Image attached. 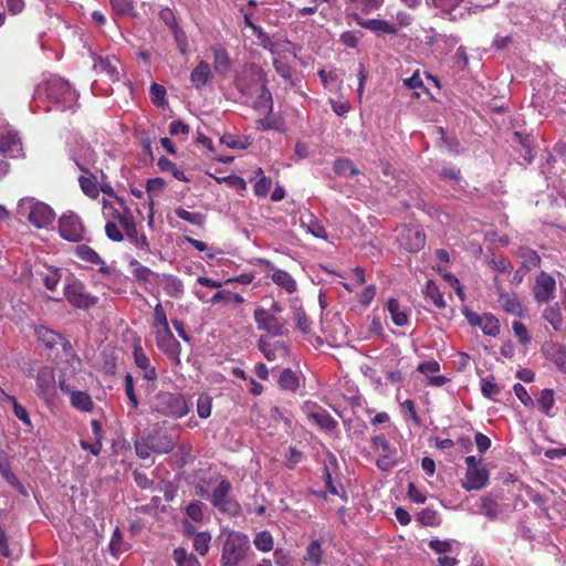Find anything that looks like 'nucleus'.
Instances as JSON below:
<instances>
[{"instance_id":"obj_1","label":"nucleus","mask_w":566,"mask_h":566,"mask_svg":"<svg viewBox=\"0 0 566 566\" xmlns=\"http://www.w3.org/2000/svg\"><path fill=\"white\" fill-rule=\"evenodd\" d=\"M115 203L104 200L103 217L106 220L105 234L113 242H122L124 240L123 228L128 226L135 218L132 210L126 206L124 199L116 197Z\"/></svg>"},{"instance_id":"obj_2","label":"nucleus","mask_w":566,"mask_h":566,"mask_svg":"<svg viewBox=\"0 0 566 566\" xmlns=\"http://www.w3.org/2000/svg\"><path fill=\"white\" fill-rule=\"evenodd\" d=\"M18 213L25 217L38 229L48 228L55 219L54 210L34 198H23L19 201Z\"/></svg>"},{"instance_id":"obj_3","label":"nucleus","mask_w":566,"mask_h":566,"mask_svg":"<svg viewBox=\"0 0 566 566\" xmlns=\"http://www.w3.org/2000/svg\"><path fill=\"white\" fill-rule=\"evenodd\" d=\"M250 549V539L247 535L231 531L222 544L220 566H238Z\"/></svg>"},{"instance_id":"obj_4","label":"nucleus","mask_w":566,"mask_h":566,"mask_svg":"<svg viewBox=\"0 0 566 566\" xmlns=\"http://www.w3.org/2000/svg\"><path fill=\"white\" fill-rule=\"evenodd\" d=\"M39 91H43L50 102L62 105L63 109H71L76 105V91L62 77H50Z\"/></svg>"},{"instance_id":"obj_5","label":"nucleus","mask_w":566,"mask_h":566,"mask_svg":"<svg viewBox=\"0 0 566 566\" xmlns=\"http://www.w3.org/2000/svg\"><path fill=\"white\" fill-rule=\"evenodd\" d=\"M265 83L264 73L260 66L254 63H247L235 75L234 86L245 96L253 97L258 93V87Z\"/></svg>"},{"instance_id":"obj_6","label":"nucleus","mask_w":566,"mask_h":566,"mask_svg":"<svg viewBox=\"0 0 566 566\" xmlns=\"http://www.w3.org/2000/svg\"><path fill=\"white\" fill-rule=\"evenodd\" d=\"M154 410L166 417L179 419L189 412V405L180 394L159 392L154 401Z\"/></svg>"},{"instance_id":"obj_7","label":"nucleus","mask_w":566,"mask_h":566,"mask_svg":"<svg viewBox=\"0 0 566 566\" xmlns=\"http://www.w3.org/2000/svg\"><path fill=\"white\" fill-rule=\"evenodd\" d=\"M396 241L407 252L417 253L426 244V233L420 226L401 224L396 228Z\"/></svg>"},{"instance_id":"obj_8","label":"nucleus","mask_w":566,"mask_h":566,"mask_svg":"<svg viewBox=\"0 0 566 566\" xmlns=\"http://www.w3.org/2000/svg\"><path fill=\"white\" fill-rule=\"evenodd\" d=\"M231 482L223 476L220 479L217 488L209 496V500L218 511L234 516L240 513V505L234 499L231 497Z\"/></svg>"},{"instance_id":"obj_9","label":"nucleus","mask_w":566,"mask_h":566,"mask_svg":"<svg viewBox=\"0 0 566 566\" xmlns=\"http://www.w3.org/2000/svg\"><path fill=\"white\" fill-rule=\"evenodd\" d=\"M64 297L75 308L88 310L97 304L98 297L86 291L80 280L73 279L64 286Z\"/></svg>"},{"instance_id":"obj_10","label":"nucleus","mask_w":566,"mask_h":566,"mask_svg":"<svg viewBox=\"0 0 566 566\" xmlns=\"http://www.w3.org/2000/svg\"><path fill=\"white\" fill-rule=\"evenodd\" d=\"M59 233L66 241L81 242L84 240L85 227L76 213L67 211L59 219Z\"/></svg>"},{"instance_id":"obj_11","label":"nucleus","mask_w":566,"mask_h":566,"mask_svg":"<svg viewBox=\"0 0 566 566\" xmlns=\"http://www.w3.org/2000/svg\"><path fill=\"white\" fill-rule=\"evenodd\" d=\"M155 340L158 349L163 352L174 365L181 364V345L174 336L170 327L155 331Z\"/></svg>"},{"instance_id":"obj_12","label":"nucleus","mask_w":566,"mask_h":566,"mask_svg":"<svg viewBox=\"0 0 566 566\" xmlns=\"http://www.w3.org/2000/svg\"><path fill=\"white\" fill-rule=\"evenodd\" d=\"M253 317L258 329L266 332L272 337L282 336L286 332L285 321L265 308H256Z\"/></svg>"},{"instance_id":"obj_13","label":"nucleus","mask_w":566,"mask_h":566,"mask_svg":"<svg viewBox=\"0 0 566 566\" xmlns=\"http://www.w3.org/2000/svg\"><path fill=\"white\" fill-rule=\"evenodd\" d=\"M556 293V281L553 275L545 271H541L532 286V294L535 302L539 305L548 304L554 300Z\"/></svg>"},{"instance_id":"obj_14","label":"nucleus","mask_w":566,"mask_h":566,"mask_svg":"<svg viewBox=\"0 0 566 566\" xmlns=\"http://www.w3.org/2000/svg\"><path fill=\"white\" fill-rule=\"evenodd\" d=\"M493 284L495 287L500 307L507 314L517 317H523L524 307L521 301L518 300L516 293L505 291L497 276L493 279Z\"/></svg>"},{"instance_id":"obj_15","label":"nucleus","mask_w":566,"mask_h":566,"mask_svg":"<svg viewBox=\"0 0 566 566\" xmlns=\"http://www.w3.org/2000/svg\"><path fill=\"white\" fill-rule=\"evenodd\" d=\"M542 317L551 324L556 332H562L566 325V289L560 290L558 302L548 305L542 314Z\"/></svg>"},{"instance_id":"obj_16","label":"nucleus","mask_w":566,"mask_h":566,"mask_svg":"<svg viewBox=\"0 0 566 566\" xmlns=\"http://www.w3.org/2000/svg\"><path fill=\"white\" fill-rule=\"evenodd\" d=\"M154 453H169L174 450L176 442L174 438L165 430L155 429L146 436Z\"/></svg>"},{"instance_id":"obj_17","label":"nucleus","mask_w":566,"mask_h":566,"mask_svg":"<svg viewBox=\"0 0 566 566\" xmlns=\"http://www.w3.org/2000/svg\"><path fill=\"white\" fill-rule=\"evenodd\" d=\"M489 471L484 465L467 470L465 479L462 481V488L465 491L482 490L489 484Z\"/></svg>"},{"instance_id":"obj_18","label":"nucleus","mask_w":566,"mask_h":566,"mask_svg":"<svg viewBox=\"0 0 566 566\" xmlns=\"http://www.w3.org/2000/svg\"><path fill=\"white\" fill-rule=\"evenodd\" d=\"M258 347L269 361L284 359L289 354L287 347L283 342H270L264 336L260 337Z\"/></svg>"},{"instance_id":"obj_19","label":"nucleus","mask_w":566,"mask_h":566,"mask_svg":"<svg viewBox=\"0 0 566 566\" xmlns=\"http://www.w3.org/2000/svg\"><path fill=\"white\" fill-rule=\"evenodd\" d=\"M353 19L358 25H360L376 34H397L398 33L397 27H395L394 24H391L388 21L382 20V19L365 20L357 13L353 14Z\"/></svg>"},{"instance_id":"obj_20","label":"nucleus","mask_w":566,"mask_h":566,"mask_svg":"<svg viewBox=\"0 0 566 566\" xmlns=\"http://www.w3.org/2000/svg\"><path fill=\"white\" fill-rule=\"evenodd\" d=\"M96 157L90 144H77L72 155L75 165L85 174H90V166L95 164Z\"/></svg>"},{"instance_id":"obj_21","label":"nucleus","mask_w":566,"mask_h":566,"mask_svg":"<svg viewBox=\"0 0 566 566\" xmlns=\"http://www.w3.org/2000/svg\"><path fill=\"white\" fill-rule=\"evenodd\" d=\"M55 376L53 369L45 367L38 371L36 386L38 395L49 399L55 394Z\"/></svg>"},{"instance_id":"obj_22","label":"nucleus","mask_w":566,"mask_h":566,"mask_svg":"<svg viewBox=\"0 0 566 566\" xmlns=\"http://www.w3.org/2000/svg\"><path fill=\"white\" fill-rule=\"evenodd\" d=\"M463 3L464 0H434V6L451 21L461 20L468 14V7Z\"/></svg>"},{"instance_id":"obj_23","label":"nucleus","mask_w":566,"mask_h":566,"mask_svg":"<svg viewBox=\"0 0 566 566\" xmlns=\"http://www.w3.org/2000/svg\"><path fill=\"white\" fill-rule=\"evenodd\" d=\"M75 254L85 262L91 264L99 265L98 272L108 275L111 274L109 266L105 263V261L99 256V254L91 247L81 244L75 249Z\"/></svg>"},{"instance_id":"obj_24","label":"nucleus","mask_w":566,"mask_h":566,"mask_svg":"<svg viewBox=\"0 0 566 566\" xmlns=\"http://www.w3.org/2000/svg\"><path fill=\"white\" fill-rule=\"evenodd\" d=\"M128 241L137 249L143 250L145 253H150V243L145 233H139L135 219L125 228H123Z\"/></svg>"},{"instance_id":"obj_25","label":"nucleus","mask_w":566,"mask_h":566,"mask_svg":"<svg viewBox=\"0 0 566 566\" xmlns=\"http://www.w3.org/2000/svg\"><path fill=\"white\" fill-rule=\"evenodd\" d=\"M211 78V67L206 61H200L190 73V81L197 90L202 88Z\"/></svg>"},{"instance_id":"obj_26","label":"nucleus","mask_w":566,"mask_h":566,"mask_svg":"<svg viewBox=\"0 0 566 566\" xmlns=\"http://www.w3.org/2000/svg\"><path fill=\"white\" fill-rule=\"evenodd\" d=\"M535 405L537 406L538 410L547 416L553 417L554 412V406H555V394L554 390L551 388L542 389L538 395H536L535 398Z\"/></svg>"},{"instance_id":"obj_27","label":"nucleus","mask_w":566,"mask_h":566,"mask_svg":"<svg viewBox=\"0 0 566 566\" xmlns=\"http://www.w3.org/2000/svg\"><path fill=\"white\" fill-rule=\"evenodd\" d=\"M307 418L323 430H333L337 427V421L321 407L310 411Z\"/></svg>"},{"instance_id":"obj_28","label":"nucleus","mask_w":566,"mask_h":566,"mask_svg":"<svg viewBox=\"0 0 566 566\" xmlns=\"http://www.w3.org/2000/svg\"><path fill=\"white\" fill-rule=\"evenodd\" d=\"M134 358L136 366L143 370V376L147 380L157 379L156 368L150 365L149 358L146 356L142 347H135Z\"/></svg>"},{"instance_id":"obj_29","label":"nucleus","mask_w":566,"mask_h":566,"mask_svg":"<svg viewBox=\"0 0 566 566\" xmlns=\"http://www.w3.org/2000/svg\"><path fill=\"white\" fill-rule=\"evenodd\" d=\"M259 44L270 51L274 55H281L282 53L286 52V46L290 44L286 40H273L268 33L264 31L259 34L258 36Z\"/></svg>"},{"instance_id":"obj_30","label":"nucleus","mask_w":566,"mask_h":566,"mask_svg":"<svg viewBox=\"0 0 566 566\" xmlns=\"http://www.w3.org/2000/svg\"><path fill=\"white\" fill-rule=\"evenodd\" d=\"M322 539H312L306 547L303 556L304 563L311 566H321L323 564Z\"/></svg>"},{"instance_id":"obj_31","label":"nucleus","mask_w":566,"mask_h":566,"mask_svg":"<svg viewBox=\"0 0 566 566\" xmlns=\"http://www.w3.org/2000/svg\"><path fill=\"white\" fill-rule=\"evenodd\" d=\"M480 513L494 521L502 513V506L492 495H484L480 500Z\"/></svg>"},{"instance_id":"obj_32","label":"nucleus","mask_w":566,"mask_h":566,"mask_svg":"<svg viewBox=\"0 0 566 566\" xmlns=\"http://www.w3.org/2000/svg\"><path fill=\"white\" fill-rule=\"evenodd\" d=\"M387 310L390 314L391 321L396 326H405L408 323V312L396 298L387 301Z\"/></svg>"},{"instance_id":"obj_33","label":"nucleus","mask_w":566,"mask_h":566,"mask_svg":"<svg viewBox=\"0 0 566 566\" xmlns=\"http://www.w3.org/2000/svg\"><path fill=\"white\" fill-rule=\"evenodd\" d=\"M273 67L275 72L283 77V80L291 86H295V70L284 60L283 56L279 55L273 59Z\"/></svg>"},{"instance_id":"obj_34","label":"nucleus","mask_w":566,"mask_h":566,"mask_svg":"<svg viewBox=\"0 0 566 566\" xmlns=\"http://www.w3.org/2000/svg\"><path fill=\"white\" fill-rule=\"evenodd\" d=\"M35 335L39 342L45 345L48 348H53L57 344L64 340L61 334L45 327L39 326L35 328Z\"/></svg>"},{"instance_id":"obj_35","label":"nucleus","mask_w":566,"mask_h":566,"mask_svg":"<svg viewBox=\"0 0 566 566\" xmlns=\"http://www.w3.org/2000/svg\"><path fill=\"white\" fill-rule=\"evenodd\" d=\"M2 394L6 396V399L11 402L14 416L27 427V431L31 432L33 430V423L28 410L17 400L14 396L7 395L3 390Z\"/></svg>"},{"instance_id":"obj_36","label":"nucleus","mask_w":566,"mask_h":566,"mask_svg":"<svg viewBox=\"0 0 566 566\" xmlns=\"http://www.w3.org/2000/svg\"><path fill=\"white\" fill-rule=\"evenodd\" d=\"M71 405L73 408L90 412L94 408V402L86 391L74 390L70 396Z\"/></svg>"},{"instance_id":"obj_37","label":"nucleus","mask_w":566,"mask_h":566,"mask_svg":"<svg viewBox=\"0 0 566 566\" xmlns=\"http://www.w3.org/2000/svg\"><path fill=\"white\" fill-rule=\"evenodd\" d=\"M118 60L115 57H104L99 59L98 63L95 64V67L98 72L105 73L111 81H118L119 80V72H118Z\"/></svg>"},{"instance_id":"obj_38","label":"nucleus","mask_w":566,"mask_h":566,"mask_svg":"<svg viewBox=\"0 0 566 566\" xmlns=\"http://www.w3.org/2000/svg\"><path fill=\"white\" fill-rule=\"evenodd\" d=\"M213 52V67L218 73H224L231 65V59L228 51L217 45L212 48Z\"/></svg>"},{"instance_id":"obj_39","label":"nucleus","mask_w":566,"mask_h":566,"mask_svg":"<svg viewBox=\"0 0 566 566\" xmlns=\"http://www.w3.org/2000/svg\"><path fill=\"white\" fill-rule=\"evenodd\" d=\"M272 281L287 293H294L297 289L295 280L284 270H275L272 274Z\"/></svg>"},{"instance_id":"obj_40","label":"nucleus","mask_w":566,"mask_h":566,"mask_svg":"<svg viewBox=\"0 0 566 566\" xmlns=\"http://www.w3.org/2000/svg\"><path fill=\"white\" fill-rule=\"evenodd\" d=\"M0 474L10 485L22 489V484L18 476L12 472L11 464L4 452H0Z\"/></svg>"},{"instance_id":"obj_41","label":"nucleus","mask_w":566,"mask_h":566,"mask_svg":"<svg viewBox=\"0 0 566 566\" xmlns=\"http://www.w3.org/2000/svg\"><path fill=\"white\" fill-rule=\"evenodd\" d=\"M424 295L436 307L442 310L447 306L443 294L432 280L427 282Z\"/></svg>"},{"instance_id":"obj_42","label":"nucleus","mask_w":566,"mask_h":566,"mask_svg":"<svg viewBox=\"0 0 566 566\" xmlns=\"http://www.w3.org/2000/svg\"><path fill=\"white\" fill-rule=\"evenodd\" d=\"M483 334L486 336L495 337L500 334V322L499 319L491 313H484L482 315V321L479 326Z\"/></svg>"},{"instance_id":"obj_43","label":"nucleus","mask_w":566,"mask_h":566,"mask_svg":"<svg viewBox=\"0 0 566 566\" xmlns=\"http://www.w3.org/2000/svg\"><path fill=\"white\" fill-rule=\"evenodd\" d=\"M520 255L522 258V269H524L525 271H531L533 269L541 266L542 260L539 254L535 250L530 248H523L521 249Z\"/></svg>"},{"instance_id":"obj_44","label":"nucleus","mask_w":566,"mask_h":566,"mask_svg":"<svg viewBox=\"0 0 566 566\" xmlns=\"http://www.w3.org/2000/svg\"><path fill=\"white\" fill-rule=\"evenodd\" d=\"M175 214L179 219H181L192 226L200 227V228L205 226L206 220H207L206 214H203L201 212H190L181 207H178L175 209Z\"/></svg>"},{"instance_id":"obj_45","label":"nucleus","mask_w":566,"mask_h":566,"mask_svg":"<svg viewBox=\"0 0 566 566\" xmlns=\"http://www.w3.org/2000/svg\"><path fill=\"white\" fill-rule=\"evenodd\" d=\"M333 169L335 174L343 177L354 176L359 174L356 165L347 158H338L334 161Z\"/></svg>"},{"instance_id":"obj_46","label":"nucleus","mask_w":566,"mask_h":566,"mask_svg":"<svg viewBox=\"0 0 566 566\" xmlns=\"http://www.w3.org/2000/svg\"><path fill=\"white\" fill-rule=\"evenodd\" d=\"M221 302H223L227 305L231 304V303L242 304V303H244V298L238 293L222 290V291H218L217 293H214L213 296L209 300V303L211 305H214V304H218Z\"/></svg>"},{"instance_id":"obj_47","label":"nucleus","mask_w":566,"mask_h":566,"mask_svg":"<svg viewBox=\"0 0 566 566\" xmlns=\"http://www.w3.org/2000/svg\"><path fill=\"white\" fill-rule=\"evenodd\" d=\"M80 187L82 191L90 198L96 199L99 196V189L95 176H81L78 178Z\"/></svg>"},{"instance_id":"obj_48","label":"nucleus","mask_w":566,"mask_h":566,"mask_svg":"<svg viewBox=\"0 0 566 566\" xmlns=\"http://www.w3.org/2000/svg\"><path fill=\"white\" fill-rule=\"evenodd\" d=\"M279 385L284 390L295 391L300 386L298 377L290 368H286L280 375Z\"/></svg>"},{"instance_id":"obj_49","label":"nucleus","mask_w":566,"mask_h":566,"mask_svg":"<svg viewBox=\"0 0 566 566\" xmlns=\"http://www.w3.org/2000/svg\"><path fill=\"white\" fill-rule=\"evenodd\" d=\"M43 285L50 290L54 291L61 280V270L57 268H48L45 272L40 273Z\"/></svg>"},{"instance_id":"obj_50","label":"nucleus","mask_w":566,"mask_h":566,"mask_svg":"<svg viewBox=\"0 0 566 566\" xmlns=\"http://www.w3.org/2000/svg\"><path fill=\"white\" fill-rule=\"evenodd\" d=\"M489 266L500 273L510 274L513 271V264L510 259L503 254L494 255L488 261Z\"/></svg>"},{"instance_id":"obj_51","label":"nucleus","mask_w":566,"mask_h":566,"mask_svg":"<svg viewBox=\"0 0 566 566\" xmlns=\"http://www.w3.org/2000/svg\"><path fill=\"white\" fill-rule=\"evenodd\" d=\"M109 4L114 13L117 15H136L133 0H109Z\"/></svg>"},{"instance_id":"obj_52","label":"nucleus","mask_w":566,"mask_h":566,"mask_svg":"<svg viewBox=\"0 0 566 566\" xmlns=\"http://www.w3.org/2000/svg\"><path fill=\"white\" fill-rule=\"evenodd\" d=\"M172 555L177 566H195L199 564L197 557L189 554L184 547L175 548Z\"/></svg>"},{"instance_id":"obj_53","label":"nucleus","mask_w":566,"mask_h":566,"mask_svg":"<svg viewBox=\"0 0 566 566\" xmlns=\"http://www.w3.org/2000/svg\"><path fill=\"white\" fill-rule=\"evenodd\" d=\"M211 535L208 532L197 533L193 537V549L201 556L209 552Z\"/></svg>"},{"instance_id":"obj_54","label":"nucleus","mask_w":566,"mask_h":566,"mask_svg":"<svg viewBox=\"0 0 566 566\" xmlns=\"http://www.w3.org/2000/svg\"><path fill=\"white\" fill-rule=\"evenodd\" d=\"M371 446L376 451H379L384 458H392L395 453L390 443L382 434L373 437Z\"/></svg>"},{"instance_id":"obj_55","label":"nucleus","mask_w":566,"mask_h":566,"mask_svg":"<svg viewBox=\"0 0 566 566\" xmlns=\"http://www.w3.org/2000/svg\"><path fill=\"white\" fill-rule=\"evenodd\" d=\"M256 101L254 103L255 108H271L272 107V94L268 90L265 83L258 87V93L254 94Z\"/></svg>"},{"instance_id":"obj_56","label":"nucleus","mask_w":566,"mask_h":566,"mask_svg":"<svg viewBox=\"0 0 566 566\" xmlns=\"http://www.w3.org/2000/svg\"><path fill=\"white\" fill-rule=\"evenodd\" d=\"M165 187H166V181L160 177L151 178V179L147 180L146 191L150 196V203H149L150 209H153V206H154L153 197L160 195L164 191Z\"/></svg>"},{"instance_id":"obj_57","label":"nucleus","mask_w":566,"mask_h":566,"mask_svg":"<svg viewBox=\"0 0 566 566\" xmlns=\"http://www.w3.org/2000/svg\"><path fill=\"white\" fill-rule=\"evenodd\" d=\"M165 292L171 297H180L184 294L182 281L175 276H169L165 281Z\"/></svg>"},{"instance_id":"obj_58","label":"nucleus","mask_w":566,"mask_h":566,"mask_svg":"<svg viewBox=\"0 0 566 566\" xmlns=\"http://www.w3.org/2000/svg\"><path fill=\"white\" fill-rule=\"evenodd\" d=\"M323 479L325 482L326 490L331 494L339 495L344 502H347V500H348L347 493L344 491L343 488H340L342 492H339V490L336 488L327 465H324V468H323Z\"/></svg>"},{"instance_id":"obj_59","label":"nucleus","mask_w":566,"mask_h":566,"mask_svg":"<svg viewBox=\"0 0 566 566\" xmlns=\"http://www.w3.org/2000/svg\"><path fill=\"white\" fill-rule=\"evenodd\" d=\"M255 547L261 552H270L273 548V537L270 532H259L253 541Z\"/></svg>"},{"instance_id":"obj_60","label":"nucleus","mask_w":566,"mask_h":566,"mask_svg":"<svg viewBox=\"0 0 566 566\" xmlns=\"http://www.w3.org/2000/svg\"><path fill=\"white\" fill-rule=\"evenodd\" d=\"M153 327L155 331L169 327L167 315L161 303H157L154 307Z\"/></svg>"},{"instance_id":"obj_61","label":"nucleus","mask_w":566,"mask_h":566,"mask_svg":"<svg viewBox=\"0 0 566 566\" xmlns=\"http://www.w3.org/2000/svg\"><path fill=\"white\" fill-rule=\"evenodd\" d=\"M346 2L355 6L356 9L364 13H369L379 9L382 6L384 0H346Z\"/></svg>"},{"instance_id":"obj_62","label":"nucleus","mask_w":566,"mask_h":566,"mask_svg":"<svg viewBox=\"0 0 566 566\" xmlns=\"http://www.w3.org/2000/svg\"><path fill=\"white\" fill-rule=\"evenodd\" d=\"M212 399L209 395H200L197 400V412L202 419H207L211 415Z\"/></svg>"},{"instance_id":"obj_63","label":"nucleus","mask_w":566,"mask_h":566,"mask_svg":"<svg viewBox=\"0 0 566 566\" xmlns=\"http://www.w3.org/2000/svg\"><path fill=\"white\" fill-rule=\"evenodd\" d=\"M512 329L520 344L527 345L531 342V335L524 323L518 321L513 322Z\"/></svg>"},{"instance_id":"obj_64","label":"nucleus","mask_w":566,"mask_h":566,"mask_svg":"<svg viewBox=\"0 0 566 566\" xmlns=\"http://www.w3.org/2000/svg\"><path fill=\"white\" fill-rule=\"evenodd\" d=\"M481 391L482 395L489 399H494L501 392V387L491 379H482L481 381Z\"/></svg>"}]
</instances>
